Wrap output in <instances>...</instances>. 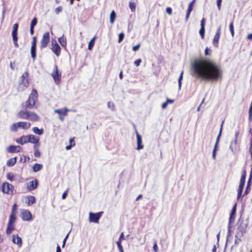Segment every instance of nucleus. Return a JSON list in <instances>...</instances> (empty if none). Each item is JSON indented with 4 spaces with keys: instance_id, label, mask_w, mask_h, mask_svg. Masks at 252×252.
<instances>
[{
    "instance_id": "nucleus-54",
    "label": "nucleus",
    "mask_w": 252,
    "mask_h": 252,
    "mask_svg": "<svg viewBox=\"0 0 252 252\" xmlns=\"http://www.w3.org/2000/svg\"><path fill=\"white\" fill-rule=\"evenodd\" d=\"M166 12L169 14H172V9L170 7H167L166 9Z\"/></svg>"
},
{
    "instance_id": "nucleus-61",
    "label": "nucleus",
    "mask_w": 252,
    "mask_h": 252,
    "mask_svg": "<svg viewBox=\"0 0 252 252\" xmlns=\"http://www.w3.org/2000/svg\"><path fill=\"white\" fill-rule=\"evenodd\" d=\"M168 104V103H167V102H166H166H164V103L162 104V106H162V108H165L167 106V104Z\"/></svg>"
},
{
    "instance_id": "nucleus-6",
    "label": "nucleus",
    "mask_w": 252,
    "mask_h": 252,
    "mask_svg": "<svg viewBox=\"0 0 252 252\" xmlns=\"http://www.w3.org/2000/svg\"><path fill=\"white\" fill-rule=\"evenodd\" d=\"M20 216L24 221H31L32 219V215L30 212L25 209H22L20 211Z\"/></svg>"
},
{
    "instance_id": "nucleus-17",
    "label": "nucleus",
    "mask_w": 252,
    "mask_h": 252,
    "mask_svg": "<svg viewBox=\"0 0 252 252\" xmlns=\"http://www.w3.org/2000/svg\"><path fill=\"white\" fill-rule=\"evenodd\" d=\"M136 137L137 141V149L140 150L143 149V146L142 144V138L140 135L137 132H136Z\"/></svg>"
},
{
    "instance_id": "nucleus-21",
    "label": "nucleus",
    "mask_w": 252,
    "mask_h": 252,
    "mask_svg": "<svg viewBox=\"0 0 252 252\" xmlns=\"http://www.w3.org/2000/svg\"><path fill=\"white\" fill-rule=\"evenodd\" d=\"M58 41L62 47H65L66 45V39L63 35L58 38Z\"/></svg>"
},
{
    "instance_id": "nucleus-19",
    "label": "nucleus",
    "mask_w": 252,
    "mask_h": 252,
    "mask_svg": "<svg viewBox=\"0 0 252 252\" xmlns=\"http://www.w3.org/2000/svg\"><path fill=\"white\" fill-rule=\"evenodd\" d=\"M125 240V237H119L118 241L117 242V244L120 252H124L123 246L122 245V242Z\"/></svg>"
},
{
    "instance_id": "nucleus-44",
    "label": "nucleus",
    "mask_w": 252,
    "mask_h": 252,
    "mask_svg": "<svg viewBox=\"0 0 252 252\" xmlns=\"http://www.w3.org/2000/svg\"><path fill=\"white\" fill-rule=\"evenodd\" d=\"M37 23V19L35 17H34L32 21L31 27H34V26Z\"/></svg>"
},
{
    "instance_id": "nucleus-34",
    "label": "nucleus",
    "mask_w": 252,
    "mask_h": 252,
    "mask_svg": "<svg viewBox=\"0 0 252 252\" xmlns=\"http://www.w3.org/2000/svg\"><path fill=\"white\" fill-rule=\"evenodd\" d=\"M12 38H13V42H14L15 46L16 47H18V44L17 43L18 37H17V33H15V34L12 33Z\"/></svg>"
},
{
    "instance_id": "nucleus-37",
    "label": "nucleus",
    "mask_w": 252,
    "mask_h": 252,
    "mask_svg": "<svg viewBox=\"0 0 252 252\" xmlns=\"http://www.w3.org/2000/svg\"><path fill=\"white\" fill-rule=\"evenodd\" d=\"M129 8L130 9V10L132 11H134L135 10V4L134 2H132V1H130L129 2Z\"/></svg>"
},
{
    "instance_id": "nucleus-52",
    "label": "nucleus",
    "mask_w": 252,
    "mask_h": 252,
    "mask_svg": "<svg viewBox=\"0 0 252 252\" xmlns=\"http://www.w3.org/2000/svg\"><path fill=\"white\" fill-rule=\"evenodd\" d=\"M140 47V44H138L137 45H136L135 46H133V48H132V50L134 51H137V50H138V49Z\"/></svg>"
},
{
    "instance_id": "nucleus-62",
    "label": "nucleus",
    "mask_w": 252,
    "mask_h": 252,
    "mask_svg": "<svg viewBox=\"0 0 252 252\" xmlns=\"http://www.w3.org/2000/svg\"><path fill=\"white\" fill-rule=\"evenodd\" d=\"M66 195H67V191L63 192L62 196V198L64 199L66 197Z\"/></svg>"
},
{
    "instance_id": "nucleus-46",
    "label": "nucleus",
    "mask_w": 252,
    "mask_h": 252,
    "mask_svg": "<svg viewBox=\"0 0 252 252\" xmlns=\"http://www.w3.org/2000/svg\"><path fill=\"white\" fill-rule=\"evenodd\" d=\"M107 105H108V107L109 109H111L112 110H113L114 109L115 105H114V104L113 103L109 102L107 103Z\"/></svg>"
},
{
    "instance_id": "nucleus-27",
    "label": "nucleus",
    "mask_w": 252,
    "mask_h": 252,
    "mask_svg": "<svg viewBox=\"0 0 252 252\" xmlns=\"http://www.w3.org/2000/svg\"><path fill=\"white\" fill-rule=\"evenodd\" d=\"M55 112L60 115V118L61 119L63 120V117H62L61 116H63V117L65 116L66 115L67 110L65 109V110L63 111L61 110L56 109L55 110Z\"/></svg>"
},
{
    "instance_id": "nucleus-47",
    "label": "nucleus",
    "mask_w": 252,
    "mask_h": 252,
    "mask_svg": "<svg viewBox=\"0 0 252 252\" xmlns=\"http://www.w3.org/2000/svg\"><path fill=\"white\" fill-rule=\"evenodd\" d=\"M245 178H246V172H244L241 176L240 182L245 183Z\"/></svg>"
},
{
    "instance_id": "nucleus-1",
    "label": "nucleus",
    "mask_w": 252,
    "mask_h": 252,
    "mask_svg": "<svg viewBox=\"0 0 252 252\" xmlns=\"http://www.w3.org/2000/svg\"><path fill=\"white\" fill-rule=\"evenodd\" d=\"M194 71L200 78L205 79H219L222 76L221 69L213 62L208 60L195 62Z\"/></svg>"
},
{
    "instance_id": "nucleus-53",
    "label": "nucleus",
    "mask_w": 252,
    "mask_h": 252,
    "mask_svg": "<svg viewBox=\"0 0 252 252\" xmlns=\"http://www.w3.org/2000/svg\"><path fill=\"white\" fill-rule=\"evenodd\" d=\"M141 62V59H138V60H136L135 62H134V64L137 66H138L140 63Z\"/></svg>"
},
{
    "instance_id": "nucleus-4",
    "label": "nucleus",
    "mask_w": 252,
    "mask_h": 252,
    "mask_svg": "<svg viewBox=\"0 0 252 252\" xmlns=\"http://www.w3.org/2000/svg\"><path fill=\"white\" fill-rule=\"evenodd\" d=\"M1 191L4 193L12 195L13 186L8 182L3 183L1 185Z\"/></svg>"
},
{
    "instance_id": "nucleus-12",
    "label": "nucleus",
    "mask_w": 252,
    "mask_h": 252,
    "mask_svg": "<svg viewBox=\"0 0 252 252\" xmlns=\"http://www.w3.org/2000/svg\"><path fill=\"white\" fill-rule=\"evenodd\" d=\"M39 119V117L34 112L28 111L26 119L35 121L38 120Z\"/></svg>"
},
{
    "instance_id": "nucleus-28",
    "label": "nucleus",
    "mask_w": 252,
    "mask_h": 252,
    "mask_svg": "<svg viewBox=\"0 0 252 252\" xmlns=\"http://www.w3.org/2000/svg\"><path fill=\"white\" fill-rule=\"evenodd\" d=\"M16 161V158L15 157L12 158L7 160V161L6 162V164L7 166H13L15 163Z\"/></svg>"
},
{
    "instance_id": "nucleus-15",
    "label": "nucleus",
    "mask_w": 252,
    "mask_h": 252,
    "mask_svg": "<svg viewBox=\"0 0 252 252\" xmlns=\"http://www.w3.org/2000/svg\"><path fill=\"white\" fill-rule=\"evenodd\" d=\"M21 150V147L19 146L10 145L7 148V151L9 153L18 152Z\"/></svg>"
},
{
    "instance_id": "nucleus-25",
    "label": "nucleus",
    "mask_w": 252,
    "mask_h": 252,
    "mask_svg": "<svg viewBox=\"0 0 252 252\" xmlns=\"http://www.w3.org/2000/svg\"><path fill=\"white\" fill-rule=\"evenodd\" d=\"M42 165L40 163H34L32 166V169L34 172H36L41 169Z\"/></svg>"
},
{
    "instance_id": "nucleus-60",
    "label": "nucleus",
    "mask_w": 252,
    "mask_h": 252,
    "mask_svg": "<svg viewBox=\"0 0 252 252\" xmlns=\"http://www.w3.org/2000/svg\"><path fill=\"white\" fill-rule=\"evenodd\" d=\"M250 152L251 155V159H252V141L251 145V146L250 148Z\"/></svg>"
},
{
    "instance_id": "nucleus-9",
    "label": "nucleus",
    "mask_w": 252,
    "mask_h": 252,
    "mask_svg": "<svg viewBox=\"0 0 252 252\" xmlns=\"http://www.w3.org/2000/svg\"><path fill=\"white\" fill-rule=\"evenodd\" d=\"M52 76L56 83H59L60 82L61 73L58 70L57 66H55V68L52 72Z\"/></svg>"
},
{
    "instance_id": "nucleus-26",
    "label": "nucleus",
    "mask_w": 252,
    "mask_h": 252,
    "mask_svg": "<svg viewBox=\"0 0 252 252\" xmlns=\"http://www.w3.org/2000/svg\"><path fill=\"white\" fill-rule=\"evenodd\" d=\"M116 17V14L114 10H112L110 14V23L111 24H113L115 22V19Z\"/></svg>"
},
{
    "instance_id": "nucleus-58",
    "label": "nucleus",
    "mask_w": 252,
    "mask_h": 252,
    "mask_svg": "<svg viewBox=\"0 0 252 252\" xmlns=\"http://www.w3.org/2000/svg\"><path fill=\"white\" fill-rule=\"evenodd\" d=\"M166 102H167V103H168V104H169V103H173V102H174V100H173V99H168V98H167V99H166Z\"/></svg>"
},
{
    "instance_id": "nucleus-41",
    "label": "nucleus",
    "mask_w": 252,
    "mask_h": 252,
    "mask_svg": "<svg viewBox=\"0 0 252 252\" xmlns=\"http://www.w3.org/2000/svg\"><path fill=\"white\" fill-rule=\"evenodd\" d=\"M18 25L17 24H15L13 26V31L12 32V33H17V31L18 30Z\"/></svg>"
},
{
    "instance_id": "nucleus-56",
    "label": "nucleus",
    "mask_w": 252,
    "mask_h": 252,
    "mask_svg": "<svg viewBox=\"0 0 252 252\" xmlns=\"http://www.w3.org/2000/svg\"><path fill=\"white\" fill-rule=\"evenodd\" d=\"M153 249L155 251V252H157V251H158V246H157V244L156 243V242L155 243L154 246H153Z\"/></svg>"
},
{
    "instance_id": "nucleus-14",
    "label": "nucleus",
    "mask_w": 252,
    "mask_h": 252,
    "mask_svg": "<svg viewBox=\"0 0 252 252\" xmlns=\"http://www.w3.org/2000/svg\"><path fill=\"white\" fill-rule=\"evenodd\" d=\"M220 37V29H219L216 34L215 35L213 40V44L215 47L218 48L219 45V39Z\"/></svg>"
},
{
    "instance_id": "nucleus-48",
    "label": "nucleus",
    "mask_w": 252,
    "mask_h": 252,
    "mask_svg": "<svg viewBox=\"0 0 252 252\" xmlns=\"http://www.w3.org/2000/svg\"><path fill=\"white\" fill-rule=\"evenodd\" d=\"M35 151L34 153V156L36 157H39L40 156V153L38 150H37V148L35 149Z\"/></svg>"
},
{
    "instance_id": "nucleus-43",
    "label": "nucleus",
    "mask_w": 252,
    "mask_h": 252,
    "mask_svg": "<svg viewBox=\"0 0 252 252\" xmlns=\"http://www.w3.org/2000/svg\"><path fill=\"white\" fill-rule=\"evenodd\" d=\"M62 7L61 6H58L56 7L54 10L55 13L56 14H58L62 11Z\"/></svg>"
},
{
    "instance_id": "nucleus-63",
    "label": "nucleus",
    "mask_w": 252,
    "mask_h": 252,
    "mask_svg": "<svg viewBox=\"0 0 252 252\" xmlns=\"http://www.w3.org/2000/svg\"><path fill=\"white\" fill-rule=\"evenodd\" d=\"M72 144H70L69 145H67V146H66V147H65V149H66V150H70V149H71V148L72 147Z\"/></svg>"
},
{
    "instance_id": "nucleus-42",
    "label": "nucleus",
    "mask_w": 252,
    "mask_h": 252,
    "mask_svg": "<svg viewBox=\"0 0 252 252\" xmlns=\"http://www.w3.org/2000/svg\"><path fill=\"white\" fill-rule=\"evenodd\" d=\"M236 205L235 204L232 209V211H231V215H230V218L234 217L235 212H236Z\"/></svg>"
},
{
    "instance_id": "nucleus-8",
    "label": "nucleus",
    "mask_w": 252,
    "mask_h": 252,
    "mask_svg": "<svg viewBox=\"0 0 252 252\" xmlns=\"http://www.w3.org/2000/svg\"><path fill=\"white\" fill-rule=\"evenodd\" d=\"M28 137V142L34 144V148L36 149L38 148L40 146V143H39V139L36 137L35 136L33 135H27Z\"/></svg>"
},
{
    "instance_id": "nucleus-55",
    "label": "nucleus",
    "mask_w": 252,
    "mask_h": 252,
    "mask_svg": "<svg viewBox=\"0 0 252 252\" xmlns=\"http://www.w3.org/2000/svg\"><path fill=\"white\" fill-rule=\"evenodd\" d=\"M201 28H205V20L204 19L201 21Z\"/></svg>"
},
{
    "instance_id": "nucleus-51",
    "label": "nucleus",
    "mask_w": 252,
    "mask_h": 252,
    "mask_svg": "<svg viewBox=\"0 0 252 252\" xmlns=\"http://www.w3.org/2000/svg\"><path fill=\"white\" fill-rule=\"evenodd\" d=\"M32 47H35L36 48V38L35 37L33 38L32 42Z\"/></svg>"
},
{
    "instance_id": "nucleus-5",
    "label": "nucleus",
    "mask_w": 252,
    "mask_h": 252,
    "mask_svg": "<svg viewBox=\"0 0 252 252\" xmlns=\"http://www.w3.org/2000/svg\"><path fill=\"white\" fill-rule=\"evenodd\" d=\"M50 49L57 57L59 56L61 53V49L55 40H52Z\"/></svg>"
},
{
    "instance_id": "nucleus-50",
    "label": "nucleus",
    "mask_w": 252,
    "mask_h": 252,
    "mask_svg": "<svg viewBox=\"0 0 252 252\" xmlns=\"http://www.w3.org/2000/svg\"><path fill=\"white\" fill-rule=\"evenodd\" d=\"M221 3V0H217V4L219 10H220V9Z\"/></svg>"
},
{
    "instance_id": "nucleus-29",
    "label": "nucleus",
    "mask_w": 252,
    "mask_h": 252,
    "mask_svg": "<svg viewBox=\"0 0 252 252\" xmlns=\"http://www.w3.org/2000/svg\"><path fill=\"white\" fill-rule=\"evenodd\" d=\"M245 183L241 182L240 183L239 186V189L238 191V197H239L241 196L243 188L244 186Z\"/></svg>"
},
{
    "instance_id": "nucleus-32",
    "label": "nucleus",
    "mask_w": 252,
    "mask_h": 252,
    "mask_svg": "<svg viewBox=\"0 0 252 252\" xmlns=\"http://www.w3.org/2000/svg\"><path fill=\"white\" fill-rule=\"evenodd\" d=\"M14 229V223H9L8 224L6 232L7 234L10 233Z\"/></svg>"
},
{
    "instance_id": "nucleus-33",
    "label": "nucleus",
    "mask_w": 252,
    "mask_h": 252,
    "mask_svg": "<svg viewBox=\"0 0 252 252\" xmlns=\"http://www.w3.org/2000/svg\"><path fill=\"white\" fill-rule=\"evenodd\" d=\"M31 54L32 59L34 60L36 58V48L32 47L31 48Z\"/></svg>"
},
{
    "instance_id": "nucleus-24",
    "label": "nucleus",
    "mask_w": 252,
    "mask_h": 252,
    "mask_svg": "<svg viewBox=\"0 0 252 252\" xmlns=\"http://www.w3.org/2000/svg\"><path fill=\"white\" fill-rule=\"evenodd\" d=\"M28 111H20L17 113V116L22 119H26Z\"/></svg>"
},
{
    "instance_id": "nucleus-57",
    "label": "nucleus",
    "mask_w": 252,
    "mask_h": 252,
    "mask_svg": "<svg viewBox=\"0 0 252 252\" xmlns=\"http://www.w3.org/2000/svg\"><path fill=\"white\" fill-rule=\"evenodd\" d=\"M216 149H214L213 151L212 157H213V158L214 159L216 158Z\"/></svg>"
},
{
    "instance_id": "nucleus-64",
    "label": "nucleus",
    "mask_w": 252,
    "mask_h": 252,
    "mask_svg": "<svg viewBox=\"0 0 252 252\" xmlns=\"http://www.w3.org/2000/svg\"><path fill=\"white\" fill-rule=\"evenodd\" d=\"M56 252H61V249L59 245L57 247Z\"/></svg>"
},
{
    "instance_id": "nucleus-20",
    "label": "nucleus",
    "mask_w": 252,
    "mask_h": 252,
    "mask_svg": "<svg viewBox=\"0 0 252 252\" xmlns=\"http://www.w3.org/2000/svg\"><path fill=\"white\" fill-rule=\"evenodd\" d=\"M194 1V0H193L189 4V8H188V9L187 10V14H186V20L187 21L188 20V19L189 18V15H190V13L191 11L192 10V5L193 4Z\"/></svg>"
},
{
    "instance_id": "nucleus-3",
    "label": "nucleus",
    "mask_w": 252,
    "mask_h": 252,
    "mask_svg": "<svg viewBox=\"0 0 252 252\" xmlns=\"http://www.w3.org/2000/svg\"><path fill=\"white\" fill-rule=\"evenodd\" d=\"M37 97V93L35 90L32 89V92L26 102V105L27 108H31L33 107L35 104V100Z\"/></svg>"
},
{
    "instance_id": "nucleus-13",
    "label": "nucleus",
    "mask_w": 252,
    "mask_h": 252,
    "mask_svg": "<svg viewBox=\"0 0 252 252\" xmlns=\"http://www.w3.org/2000/svg\"><path fill=\"white\" fill-rule=\"evenodd\" d=\"M37 180L36 179H34L33 180L30 182L29 184L27 185V189L28 190H34L37 188Z\"/></svg>"
},
{
    "instance_id": "nucleus-11",
    "label": "nucleus",
    "mask_w": 252,
    "mask_h": 252,
    "mask_svg": "<svg viewBox=\"0 0 252 252\" xmlns=\"http://www.w3.org/2000/svg\"><path fill=\"white\" fill-rule=\"evenodd\" d=\"M50 34L49 32H45L42 35L40 41L41 46L43 48L46 47L49 41Z\"/></svg>"
},
{
    "instance_id": "nucleus-30",
    "label": "nucleus",
    "mask_w": 252,
    "mask_h": 252,
    "mask_svg": "<svg viewBox=\"0 0 252 252\" xmlns=\"http://www.w3.org/2000/svg\"><path fill=\"white\" fill-rule=\"evenodd\" d=\"M95 37H93L90 41L89 42L88 49L89 50L91 51L93 48V47L94 45V40H95Z\"/></svg>"
},
{
    "instance_id": "nucleus-45",
    "label": "nucleus",
    "mask_w": 252,
    "mask_h": 252,
    "mask_svg": "<svg viewBox=\"0 0 252 252\" xmlns=\"http://www.w3.org/2000/svg\"><path fill=\"white\" fill-rule=\"evenodd\" d=\"M124 33L122 32V33H120L119 35V39H118V42H121L124 39Z\"/></svg>"
},
{
    "instance_id": "nucleus-40",
    "label": "nucleus",
    "mask_w": 252,
    "mask_h": 252,
    "mask_svg": "<svg viewBox=\"0 0 252 252\" xmlns=\"http://www.w3.org/2000/svg\"><path fill=\"white\" fill-rule=\"evenodd\" d=\"M221 127L220 128V132H219V135L218 136V138H217V141H216V144H215V147H214V149H216L217 150V144L219 142V139L220 136V135H221Z\"/></svg>"
},
{
    "instance_id": "nucleus-2",
    "label": "nucleus",
    "mask_w": 252,
    "mask_h": 252,
    "mask_svg": "<svg viewBox=\"0 0 252 252\" xmlns=\"http://www.w3.org/2000/svg\"><path fill=\"white\" fill-rule=\"evenodd\" d=\"M30 126L31 124L29 122H18L13 124L10 127V130L12 132H15L18 129H23L26 130L28 129L30 127Z\"/></svg>"
},
{
    "instance_id": "nucleus-10",
    "label": "nucleus",
    "mask_w": 252,
    "mask_h": 252,
    "mask_svg": "<svg viewBox=\"0 0 252 252\" xmlns=\"http://www.w3.org/2000/svg\"><path fill=\"white\" fill-rule=\"evenodd\" d=\"M101 216V213H93L89 214V220L90 222L98 223V220Z\"/></svg>"
},
{
    "instance_id": "nucleus-35",
    "label": "nucleus",
    "mask_w": 252,
    "mask_h": 252,
    "mask_svg": "<svg viewBox=\"0 0 252 252\" xmlns=\"http://www.w3.org/2000/svg\"><path fill=\"white\" fill-rule=\"evenodd\" d=\"M6 178L9 181L12 182L14 180V175L12 173H8L6 174Z\"/></svg>"
},
{
    "instance_id": "nucleus-31",
    "label": "nucleus",
    "mask_w": 252,
    "mask_h": 252,
    "mask_svg": "<svg viewBox=\"0 0 252 252\" xmlns=\"http://www.w3.org/2000/svg\"><path fill=\"white\" fill-rule=\"evenodd\" d=\"M16 220V213H11L9 223H14Z\"/></svg>"
},
{
    "instance_id": "nucleus-18",
    "label": "nucleus",
    "mask_w": 252,
    "mask_h": 252,
    "mask_svg": "<svg viewBox=\"0 0 252 252\" xmlns=\"http://www.w3.org/2000/svg\"><path fill=\"white\" fill-rule=\"evenodd\" d=\"M35 197L32 195L28 196L26 197V203L28 206H30L33 204L35 202Z\"/></svg>"
},
{
    "instance_id": "nucleus-7",
    "label": "nucleus",
    "mask_w": 252,
    "mask_h": 252,
    "mask_svg": "<svg viewBox=\"0 0 252 252\" xmlns=\"http://www.w3.org/2000/svg\"><path fill=\"white\" fill-rule=\"evenodd\" d=\"M28 73L27 72H25L23 73L21 76V82L20 83V87L22 89H24L27 88L29 85V80H28Z\"/></svg>"
},
{
    "instance_id": "nucleus-39",
    "label": "nucleus",
    "mask_w": 252,
    "mask_h": 252,
    "mask_svg": "<svg viewBox=\"0 0 252 252\" xmlns=\"http://www.w3.org/2000/svg\"><path fill=\"white\" fill-rule=\"evenodd\" d=\"M199 34L202 39H204L205 35V28H201L199 31Z\"/></svg>"
},
{
    "instance_id": "nucleus-16",
    "label": "nucleus",
    "mask_w": 252,
    "mask_h": 252,
    "mask_svg": "<svg viewBox=\"0 0 252 252\" xmlns=\"http://www.w3.org/2000/svg\"><path fill=\"white\" fill-rule=\"evenodd\" d=\"M16 143L20 144L21 145H24L26 143H28V137L26 136H22L20 137L19 138L16 140Z\"/></svg>"
},
{
    "instance_id": "nucleus-38",
    "label": "nucleus",
    "mask_w": 252,
    "mask_h": 252,
    "mask_svg": "<svg viewBox=\"0 0 252 252\" xmlns=\"http://www.w3.org/2000/svg\"><path fill=\"white\" fill-rule=\"evenodd\" d=\"M229 30L231 32V35H232V36H233L234 34V30L233 25L232 23H231L229 24Z\"/></svg>"
},
{
    "instance_id": "nucleus-23",
    "label": "nucleus",
    "mask_w": 252,
    "mask_h": 252,
    "mask_svg": "<svg viewBox=\"0 0 252 252\" xmlns=\"http://www.w3.org/2000/svg\"><path fill=\"white\" fill-rule=\"evenodd\" d=\"M32 131L35 134L41 135L43 133V128H38L37 127H32Z\"/></svg>"
},
{
    "instance_id": "nucleus-22",
    "label": "nucleus",
    "mask_w": 252,
    "mask_h": 252,
    "mask_svg": "<svg viewBox=\"0 0 252 252\" xmlns=\"http://www.w3.org/2000/svg\"><path fill=\"white\" fill-rule=\"evenodd\" d=\"M12 241L14 244H16L19 247H21L22 244L21 237H12Z\"/></svg>"
},
{
    "instance_id": "nucleus-49",
    "label": "nucleus",
    "mask_w": 252,
    "mask_h": 252,
    "mask_svg": "<svg viewBox=\"0 0 252 252\" xmlns=\"http://www.w3.org/2000/svg\"><path fill=\"white\" fill-rule=\"evenodd\" d=\"M17 210V205L16 204H14L12 207V211L11 213H16Z\"/></svg>"
},
{
    "instance_id": "nucleus-59",
    "label": "nucleus",
    "mask_w": 252,
    "mask_h": 252,
    "mask_svg": "<svg viewBox=\"0 0 252 252\" xmlns=\"http://www.w3.org/2000/svg\"><path fill=\"white\" fill-rule=\"evenodd\" d=\"M209 49L208 47H206L205 49V54L206 56L208 55L209 54Z\"/></svg>"
},
{
    "instance_id": "nucleus-36",
    "label": "nucleus",
    "mask_w": 252,
    "mask_h": 252,
    "mask_svg": "<svg viewBox=\"0 0 252 252\" xmlns=\"http://www.w3.org/2000/svg\"><path fill=\"white\" fill-rule=\"evenodd\" d=\"M183 78V71L181 72L180 75L178 79L179 83V89L180 90L181 88V81Z\"/></svg>"
}]
</instances>
